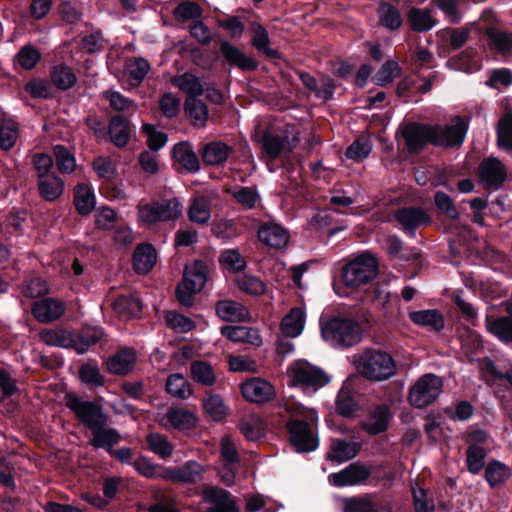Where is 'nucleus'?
I'll list each match as a JSON object with an SVG mask.
<instances>
[{"mask_svg":"<svg viewBox=\"0 0 512 512\" xmlns=\"http://www.w3.org/2000/svg\"><path fill=\"white\" fill-rule=\"evenodd\" d=\"M359 450L360 445L356 442L334 439L331 442L328 456L332 461L342 463L354 458L358 454Z\"/></svg>","mask_w":512,"mask_h":512,"instance_id":"obj_32","label":"nucleus"},{"mask_svg":"<svg viewBox=\"0 0 512 512\" xmlns=\"http://www.w3.org/2000/svg\"><path fill=\"white\" fill-rule=\"evenodd\" d=\"M443 381L435 374L421 376L409 390V402L416 408L433 403L442 392Z\"/></svg>","mask_w":512,"mask_h":512,"instance_id":"obj_8","label":"nucleus"},{"mask_svg":"<svg viewBox=\"0 0 512 512\" xmlns=\"http://www.w3.org/2000/svg\"><path fill=\"white\" fill-rule=\"evenodd\" d=\"M209 266L201 260L186 265L182 282L178 285L176 295L184 306H191L194 295L200 292L208 280Z\"/></svg>","mask_w":512,"mask_h":512,"instance_id":"obj_5","label":"nucleus"},{"mask_svg":"<svg viewBox=\"0 0 512 512\" xmlns=\"http://www.w3.org/2000/svg\"><path fill=\"white\" fill-rule=\"evenodd\" d=\"M219 262L222 269L231 273H238L245 269L246 261L241 254L234 249H228L221 253Z\"/></svg>","mask_w":512,"mask_h":512,"instance_id":"obj_48","label":"nucleus"},{"mask_svg":"<svg viewBox=\"0 0 512 512\" xmlns=\"http://www.w3.org/2000/svg\"><path fill=\"white\" fill-rule=\"evenodd\" d=\"M204 411L213 421H222L227 415V408L222 397L218 394H209L202 400Z\"/></svg>","mask_w":512,"mask_h":512,"instance_id":"obj_44","label":"nucleus"},{"mask_svg":"<svg viewBox=\"0 0 512 512\" xmlns=\"http://www.w3.org/2000/svg\"><path fill=\"white\" fill-rule=\"evenodd\" d=\"M185 111L193 125L204 127L209 113L206 104L197 97H187L185 100Z\"/></svg>","mask_w":512,"mask_h":512,"instance_id":"obj_39","label":"nucleus"},{"mask_svg":"<svg viewBox=\"0 0 512 512\" xmlns=\"http://www.w3.org/2000/svg\"><path fill=\"white\" fill-rule=\"evenodd\" d=\"M37 185L40 196L47 201L58 199L64 192V182L55 173L41 175Z\"/></svg>","mask_w":512,"mask_h":512,"instance_id":"obj_22","label":"nucleus"},{"mask_svg":"<svg viewBox=\"0 0 512 512\" xmlns=\"http://www.w3.org/2000/svg\"><path fill=\"white\" fill-rule=\"evenodd\" d=\"M411 27L419 32L430 30L434 27L435 21L428 10L413 8L409 12Z\"/></svg>","mask_w":512,"mask_h":512,"instance_id":"obj_52","label":"nucleus"},{"mask_svg":"<svg viewBox=\"0 0 512 512\" xmlns=\"http://www.w3.org/2000/svg\"><path fill=\"white\" fill-rule=\"evenodd\" d=\"M399 74L400 67L398 63L393 60H388L374 75L373 81L379 86H384L391 83Z\"/></svg>","mask_w":512,"mask_h":512,"instance_id":"obj_56","label":"nucleus"},{"mask_svg":"<svg viewBox=\"0 0 512 512\" xmlns=\"http://www.w3.org/2000/svg\"><path fill=\"white\" fill-rule=\"evenodd\" d=\"M138 219L143 225L151 226L159 222L178 219L183 211V205L177 198L155 200L149 203H139L137 206Z\"/></svg>","mask_w":512,"mask_h":512,"instance_id":"obj_4","label":"nucleus"},{"mask_svg":"<svg viewBox=\"0 0 512 512\" xmlns=\"http://www.w3.org/2000/svg\"><path fill=\"white\" fill-rule=\"evenodd\" d=\"M395 218L406 231H413L417 227L431 222V218L425 210L415 207L398 210Z\"/></svg>","mask_w":512,"mask_h":512,"instance_id":"obj_20","label":"nucleus"},{"mask_svg":"<svg viewBox=\"0 0 512 512\" xmlns=\"http://www.w3.org/2000/svg\"><path fill=\"white\" fill-rule=\"evenodd\" d=\"M196 416L185 408L171 407L160 420L161 425L178 430L191 429L196 425Z\"/></svg>","mask_w":512,"mask_h":512,"instance_id":"obj_19","label":"nucleus"},{"mask_svg":"<svg viewBox=\"0 0 512 512\" xmlns=\"http://www.w3.org/2000/svg\"><path fill=\"white\" fill-rule=\"evenodd\" d=\"M66 406L73 411L79 421L90 430L96 426L107 424V415L99 405L92 401H86L77 395L68 394Z\"/></svg>","mask_w":512,"mask_h":512,"instance_id":"obj_9","label":"nucleus"},{"mask_svg":"<svg viewBox=\"0 0 512 512\" xmlns=\"http://www.w3.org/2000/svg\"><path fill=\"white\" fill-rule=\"evenodd\" d=\"M217 315L230 322H242L250 319L248 310L239 302L222 300L216 304Z\"/></svg>","mask_w":512,"mask_h":512,"instance_id":"obj_24","label":"nucleus"},{"mask_svg":"<svg viewBox=\"0 0 512 512\" xmlns=\"http://www.w3.org/2000/svg\"><path fill=\"white\" fill-rule=\"evenodd\" d=\"M204 500L213 505L205 512H239L233 497L226 490L208 488L204 491Z\"/></svg>","mask_w":512,"mask_h":512,"instance_id":"obj_18","label":"nucleus"},{"mask_svg":"<svg viewBox=\"0 0 512 512\" xmlns=\"http://www.w3.org/2000/svg\"><path fill=\"white\" fill-rule=\"evenodd\" d=\"M111 141L118 147L125 146L131 136V129L127 120L121 116H115L111 119L109 125Z\"/></svg>","mask_w":512,"mask_h":512,"instance_id":"obj_41","label":"nucleus"},{"mask_svg":"<svg viewBox=\"0 0 512 512\" xmlns=\"http://www.w3.org/2000/svg\"><path fill=\"white\" fill-rule=\"evenodd\" d=\"M173 157L182 168L189 172L199 169V161L191 145L187 142L178 143L173 148Z\"/></svg>","mask_w":512,"mask_h":512,"instance_id":"obj_34","label":"nucleus"},{"mask_svg":"<svg viewBox=\"0 0 512 512\" xmlns=\"http://www.w3.org/2000/svg\"><path fill=\"white\" fill-rule=\"evenodd\" d=\"M40 339L50 346L73 348L76 350L75 333L64 329H46L40 333Z\"/></svg>","mask_w":512,"mask_h":512,"instance_id":"obj_27","label":"nucleus"},{"mask_svg":"<svg viewBox=\"0 0 512 512\" xmlns=\"http://www.w3.org/2000/svg\"><path fill=\"white\" fill-rule=\"evenodd\" d=\"M105 98L109 101L112 108L119 111H127L134 113L137 110V105L130 99L123 96L117 91H106Z\"/></svg>","mask_w":512,"mask_h":512,"instance_id":"obj_62","label":"nucleus"},{"mask_svg":"<svg viewBox=\"0 0 512 512\" xmlns=\"http://www.w3.org/2000/svg\"><path fill=\"white\" fill-rule=\"evenodd\" d=\"M189 219L198 224H205L210 220L211 212L209 202L204 197L195 198L188 210Z\"/></svg>","mask_w":512,"mask_h":512,"instance_id":"obj_46","label":"nucleus"},{"mask_svg":"<svg viewBox=\"0 0 512 512\" xmlns=\"http://www.w3.org/2000/svg\"><path fill=\"white\" fill-rule=\"evenodd\" d=\"M489 45L492 49L502 55L512 54V33H507L498 29H489L487 31Z\"/></svg>","mask_w":512,"mask_h":512,"instance_id":"obj_43","label":"nucleus"},{"mask_svg":"<svg viewBox=\"0 0 512 512\" xmlns=\"http://www.w3.org/2000/svg\"><path fill=\"white\" fill-rule=\"evenodd\" d=\"M253 38L252 45L259 51L263 52L270 58H276L278 53L276 50L269 47V36L267 30L259 25L255 24L252 27Z\"/></svg>","mask_w":512,"mask_h":512,"instance_id":"obj_51","label":"nucleus"},{"mask_svg":"<svg viewBox=\"0 0 512 512\" xmlns=\"http://www.w3.org/2000/svg\"><path fill=\"white\" fill-rule=\"evenodd\" d=\"M485 477L491 486H496L504 482L509 477V469L506 465L498 461H494L487 466L485 470Z\"/></svg>","mask_w":512,"mask_h":512,"instance_id":"obj_59","label":"nucleus"},{"mask_svg":"<svg viewBox=\"0 0 512 512\" xmlns=\"http://www.w3.org/2000/svg\"><path fill=\"white\" fill-rule=\"evenodd\" d=\"M221 333L233 342L249 343L256 347H259L262 344V339L258 330L253 328L243 326H225L221 328Z\"/></svg>","mask_w":512,"mask_h":512,"instance_id":"obj_25","label":"nucleus"},{"mask_svg":"<svg viewBox=\"0 0 512 512\" xmlns=\"http://www.w3.org/2000/svg\"><path fill=\"white\" fill-rule=\"evenodd\" d=\"M320 328L323 340L336 348L354 346L362 339V329L352 319L334 317L321 320Z\"/></svg>","mask_w":512,"mask_h":512,"instance_id":"obj_2","label":"nucleus"},{"mask_svg":"<svg viewBox=\"0 0 512 512\" xmlns=\"http://www.w3.org/2000/svg\"><path fill=\"white\" fill-rule=\"evenodd\" d=\"M381 23L393 30L398 29L402 24L399 11L390 4H382L379 8Z\"/></svg>","mask_w":512,"mask_h":512,"instance_id":"obj_60","label":"nucleus"},{"mask_svg":"<svg viewBox=\"0 0 512 512\" xmlns=\"http://www.w3.org/2000/svg\"><path fill=\"white\" fill-rule=\"evenodd\" d=\"M114 311L122 319H129L138 315L142 309L138 298L131 295H122L112 304Z\"/></svg>","mask_w":512,"mask_h":512,"instance_id":"obj_38","label":"nucleus"},{"mask_svg":"<svg viewBox=\"0 0 512 512\" xmlns=\"http://www.w3.org/2000/svg\"><path fill=\"white\" fill-rule=\"evenodd\" d=\"M478 176L484 188L496 190L507 180V170L499 159L490 157L479 165Z\"/></svg>","mask_w":512,"mask_h":512,"instance_id":"obj_10","label":"nucleus"},{"mask_svg":"<svg viewBox=\"0 0 512 512\" xmlns=\"http://www.w3.org/2000/svg\"><path fill=\"white\" fill-rule=\"evenodd\" d=\"M230 148L222 142L207 144L202 153L203 161L208 165H218L227 160Z\"/></svg>","mask_w":512,"mask_h":512,"instance_id":"obj_42","label":"nucleus"},{"mask_svg":"<svg viewBox=\"0 0 512 512\" xmlns=\"http://www.w3.org/2000/svg\"><path fill=\"white\" fill-rule=\"evenodd\" d=\"M288 429L297 452H311L318 447V440L305 421L292 420L288 423Z\"/></svg>","mask_w":512,"mask_h":512,"instance_id":"obj_13","label":"nucleus"},{"mask_svg":"<svg viewBox=\"0 0 512 512\" xmlns=\"http://www.w3.org/2000/svg\"><path fill=\"white\" fill-rule=\"evenodd\" d=\"M149 70L150 65L147 60L143 58L133 57L125 61L124 74L130 85L134 87L138 86L143 81Z\"/></svg>","mask_w":512,"mask_h":512,"instance_id":"obj_33","label":"nucleus"},{"mask_svg":"<svg viewBox=\"0 0 512 512\" xmlns=\"http://www.w3.org/2000/svg\"><path fill=\"white\" fill-rule=\"evenodd\" d=\"M220 50L223 57L230 65H234L245 71H251L257 68V62L253 58L248 57L227 41L221 43Z\"/></svg>","mask_w":512,"mask_h":512,"instance_id":"obj_21","label":"nucleus"},{"mask_svg":"<svg viewBox=\"0 0 512 512\" xmlns=\"http://www.w3.org/2000/svg\"><path fill=\"white\" fill-rule=\"evenodd\" d=\"M106 425L96 426L92 431L93 438L91 445L95 448H103L110 454L114 452L113 446L120 441L119 433L113 428H106Z\"/></svg>","mask_w":512,"mask_h":512,"instance_id":"obj_28","label":"nucleus"},{"mask_svg":"<svg viewBox=\"0 0 512 512\" xmlns=\"http://www.w3.org/2000/svg\"><path fill=\"white\" fill-rule=\"evenodd\" d=\"M287 374L290 379V384L292 386H299L303 390L312 389L316 391L329 382V377L322 369L304 359H299L291 363L288 367Z\"/></svg>","mask_w":512,"mask_h":512,"instance_id":"obj_7","label":"nucleus"},{"mask_svg":"<svg viewBox=\"0 0 512 512\" xmlns=\"http://www.w3.org/2000/svg\"><path fill=\"white\" fill-rule=\"evenodd\" d=\"M190 375L195 383L205 387H212L217 381L213 366L206 361H193L190 365Z\"/></svg>","mask_w":512,"mask_h":512,"instance_id":"obj_30","label":"nucleus"},{"mask_svg":"<svg viewBox=\"0 0 512 512\" xmlns=\"http://www.w3.org/2000/svg\"><path fill=\"white\" fill-rule=\"evenodd\" d=\"M357 370L365 378L384 381L396 372V363L388 353L381 350H366L355 359Z\"/></svg>","mask_w":512,"mask_h":512,"instance_id":"obj_3","label":"nucleus"},{"mask_svg":"<svg viewBox=\"0 0 512 512\" xmlns=\"http://www.w3.org/2000/svg\"><path fill=\"white\" fill-rule=\"evenodd\" d=\"M498 146L506 151H512V113L503 115L497 126Z\"/></svg>","mask_w":512,"mask_h":512,"instance_id":"obj_45","label":"nucleus"},{"mask_svg":"<svg viewBox=\"0 0 512 512\" xmlns=\"http://www.w3.org/2000/svg\"><path fill=\"white\" fill-rule=\"evenodd\" d=\"M156 259V250L151 244H140L133 253V267L138 274H146L154 267Z\"/></svg>","mask_w":512,"mask_h":512,"instance_id":"obj_23","label":"nucleus"},{"mask_svg":"<svg viewBox=\"0 0 512 512\" xmlns=\"http://www.w3.org/2000/svg\"><path fill=\"white\" fill-rule=\"evenodd\" d=\"M76 75L67 66H56L52 72V81L59 89L67 90L76 83Z\"/></svg>","mask_w":512,"mask_h":512,"instance_id":"obj_55","label":"nucleus"},{"mask_svg":"<svg viewBox=\"0 0 512 512\" xmlns=\"http://www.w3.org/2000/svg\"><path fill=\"white\" fill-rule=\"evenodd\" d=\"M259 240L267 247L280 250L289 242V232L277 223H264L258 229Z\"/></svg>","mask_w":512,"mask_h":512,"instance_id":"obj_15","label":"nucleus"},{"mask_svg":"<svg viewBox=\"0 0 512 512\" xmlns=\"http://www.w3.org/2000/svg\"><path fill=\"white\" fill-rule=\"evenodd\" d=\"M171 83L186 93L187 97H198L204 92L200 80L192 73H183L171 78Z\"/></svg>","mask_w":512,"mask_h":512,"instance_id":"obj_36","label":"nucleus"},{"mask_svg":"<svg viewBox=\"0 0 512 512\" xmlns=\"http://www.w3.org/2000/svg\"><path fill=\"white\" fill-rule=\"evenodd\" d=\"M486 327L488 331L502 342L512 341V316L486 318Z\"/></svg>","mask_w":512,"mask_h":512,"instance_id":"obj_35","label":"nucleus"},{"mask_svg":"<svg viewBox=\"0 0 512 512\" xmlns=\"http://www.w3.org/2000/svg\"><path fill=\"white\" fill-rule=\"evenodd\" d=\"M74 205L81 215H88L93 211L96 197L90 184L81 183L74 188Z\"/></svg>","mask_w":512,"mask_h":512,"instance_id":"obj_26","label":"nucleus"},{"mask_svg":"<svg viewBox=\"0 0 512 512\" xmlns=\"http://www.w3.org/2000/svg\"><path fill=\"white\" fill-rule=\"evenodd\" d=\"M102 336L103 331L100 328H85L81 333H75L77 353H85L91 345L100 341Z\"/></svg>","mask_w":512,"mask_h":512,"instance_id":"obj_49","label":"nucleus"},{"mask_svg":"<svg viewBox=\"0 0 512 512\" xmlns=\"http://www.w3.org/2000/svg\"><path fill=\"white\" fill-rule=\"evenodd\" d=\"M18 139V125L12 119H2L0 122V148L10 150Z\"/></svg>","mask_w":512,"mask_h":512,"instance_id":"obj_47","label":"nucleus"},{"mask_svg":"<svg viewBox=\"0 0 512 512\" xmlns=\"http://www.w3.org/2000/svg\"><path fill=\"white\" fill-rule=\"evenodd\" d=\"M166 391L178 399H187L193 394L190 382L179 373L171 374L166 381Z\"/></svg>","mask_w":512,"mask_h":512,"instance_id":"obj_37","label":"nucleus"},{"mask_svg":"<svg viewBox=\"0 0 512 512\" xmlns=\"http://www.w3.org/2000/svg\"><path fill=\"white\" fill-rule=\"evenodd\" d=\"M235 200L245 209H253L260 202L256 187H241L232 192Z\"/></svg>","mask_w":512,"mask_h":512,"instance_id":"obj_53","label":"nucleus"},{"mask_svg":"<svg viewBox=\"0 0 512 512\" xmlns=\"http://www.w3.org/2000/svg\"><path fill=\"white\" fill-rule=\"evenodd\" d=\"M147 443L151 451L162 458L170 456L173 452L172 444L164 435L151 433L147 436Z\"/></svg>","mask_w":512,"mask_h":512,"instance_id":"obj_57","label":"nucleus"},{"mask_svg":"<svg viewBox=\"0 0 512 512\" xmlns=\"http://www.w3.org/2000/svg\"><path fill=\"white\" fill-rule=\"evenodd\" d=\"M238 287L250 295L258 296L265 292L266 285L258 277L253 275H244L237 281Z\"/></svg>","mask_w":512,"mask_h":512,"instance_id":"obj_63","label":"nucleus"},{"mask_svg":"<svg viewBox=\"0 0 512 512\" xmlns=\"http://www.w3.org/2000/svg\"><path fill=\"white\" fill-rule=\"evenodd\" d=\"M165 320L171 329L179 333H186L195 328V323L190 318L175 311L167 312Z\"/></svg>","mask_w":512,"mask_h":512,"instance_id":"obj_58","label":"nucleus"},{"mask_svg":"<svg viewBox=\"0 0 512 512\" xmlns=\"http://www.w3.org/2000/svg\"><path fill=\"white\" fill-rule=\"evenodd\" d=\"M204 471L200 463L188 461L182 466L163 469L160 478L173 483H194L202 478Z\"/></svg>","mask_w":512,"mask_h":512,"instance_id":"obj_12","label":"nucleus"},{"mask_svg":"<svg viewBox=\"0 0 512 512\" xmlns=\"http://www.w3.org/2000/svg\"><path fill=\"white\" fill-rule=\"evenodd\" d=\"M65 312V305L62 301L45 298L36 301L32 306V313L36 320L41 323H50L59 319Z\"/></svg>","mask_w":512,"mask_h":512,"instance_id":"obj_17","label":"nucleus"},{"mask_svg":"<svg viewBox=\"0 0 512 512\" xmlns=\"http://www.w3.org/2000/svg\"><path fill=\"white\" fill-rule=\"evenodd\" d=\"M377 272V259L369 253H363L343 267L341 279L347 287H359L372 280Z\"/></svg>","mask_w":512,"mask_h":512,"instance_id":"obj_6","label":"nucleus"},{"mask_svg":"<svg viewBox=\"0 0 512 512\" xmlns=\"http://www.w3.org/2000/svg\"><path fill=\"white\" fill-rule=\"evenodd\" d=\"M135 361V351L125 348L109 358L107 368L113 374L122 375L132 370Z\"/></svg>","mask_w":512,"mask_h":512,"instance_id":"obj_29","label":"nucleus"},{"mask_svg":"<svg viewBox=\"0 0 512 512\" xmlns=\"http://www.w3.org/2000/svg\"><path fill=\"white\" fill-rule=\"evenodd\" d=\"M467 124L460 117H455L444 127H430L416 123L408 124L403 129V137L407 148L418 151L427 143L435 146H459L464 141Z\"/></svg>","mask_w":512,"mask_h":512,"instance_id":"obj_1","label":"nucleus"},{"mask_svg":"<svg viewBox=\"0 0 512 512\" xmlns=\"http://www.w3.org/2000/svg\"><path fill=\"white\" fill-rule=\"evenodd\" d=\"M392 417L387 405L380 404L371 408L366 418L361 422V427L369 434L376 435L384 432Z\"/></svg>","mask_w":512,"mask_h":512,"instance_id":"obj_16","label":"nucleus"},{"mask_svg":"<svg viewBox=\"0 0 512 512\" xmlns=\"http://www.w3.org/2000/svg\"><path fill=\"white\" fill-rule=\"evenodd\" d=\"M243 397L251 403H267L274 399L276 392L273 385L260 377H252L241 384Z\"/></svg>","mask_w":512,"mask_h":512,"instance_id":"obj_11","label":"nucleus"},{"mask_svg":"<svg viewBox=\"0 0 512 512\" xmlns=\"http://www.w3.org/2000/svg\"><path fill=\"white\" fill-rule=\"evenodd\" d=\"M92 168L99 178L111 180L117 174L116 163L107 156H98L93 160Z\"/></svg>","mask_w":512,"mask_h":512,"instance_id":"obj_54","label":"nucleus"},{"mask_svg":"<svg viewBox=\"0 0 512 512\" xmlns=\"http://www.w3.org/2000/svg\"><path fill=\"white\" fill-rule=\"evenodd\" d=\"M305 325V314L301 308H292L281 322V331L287 337L299 336Z\"/></svg>","mask_w":512,"mask_h":512,"instance_id":"obj_31","label":"nucleus"},{"mask_svg":"<svg viewBox=\"0 0 512 512\" xmlns=\"http://www.w3.org/2000/svg\"><path fill=\"white\" fill-rule=\"evenodd\" d=\"M53 153L56 159L57 168L62 174H70L76 168V159L74 155L62 145L53 147Z\"/></svg>","mask_w":512,"mask_h":512,"instance_id":"obj_50","label":"nucleus"},{"mask_svg":"<svg viewBox=\"0 0 512 512\" xmlns=\"http://www.w3.org/2000/svg\"><path fill=\"white\" fill-rule=\"evenodd\" d=\"M369 475L370 472L364 465L353 463L338 473L330 474L328 480L336 487L353 486L363 483Z\"/></svg>","mask_w":512,"mask_h":512,"instance_id":"obj_14","label":"nucleus"},{"mask_svg":"<svg viewBox=\"0 0 512 512\" xmlns=\"http://www.w3.org/2000/svg\"><path fill=\"white\" fill-rule=\"evenodd\" d=\"M485 454L483 447L475 444L469 446L467 449V467L471 473L476 474L483 468Z\"/></svg>","mask_w":512,"mask_h":512,"instance_id":"obj_61","label":"nucleus"},{"mask_svg":"<svg viewBox=\"0 0 512 512\" xmlns=\"http://www.w3.org/2000/svg\"><path fill=\"white\" fill-rule=\"evenodd\" d=\"M411 321L417 325L439 331L444 327L442 315L437 310H419L409 314Z\"/></svg>","mask_w":512,"mask_h":512,"instance_id":"obj_40","label":"nucleus"},{"mask_svg":"<svg viewBox=\"0 0 512 512\" xmlns=\"http://www.w3.org/2000/svg\"><path fill=\"white\" fill-rule=\"evenodd\" d=\"M380 506L369 498H351L346 501L345 512H377Z\"/></svg>","mask_w":512,"mask_h":512,"instance_id":"obj_64","label":"nucleus"}]
</instances>
